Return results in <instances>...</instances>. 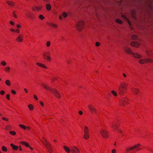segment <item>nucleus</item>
<instances>
[{
	"instance_id": "obj_53",
	"label": "nucleus",
	"mask_w": 153,
	"mask_h": 153,
	"mask_svg": "<svg viewBox=\"0 0 153 153\" xmlns=\"http://www.w3.org/2000/svg\"><path fill=\"white\" fill-rule=\"evenodd\" d=\"M95 45L97 47L99 46L100 45V43L98 42H96Z\"/></svg>"
},
{
	"instance_id": "obj_4",
	"label": "nucleus",
	"mask_w": 153,
	"mask_h": 153,
	"mask_svg": "<svg viewBox=\"0 0 153 153\" xmlns=\"http://www.w3.org/2000/svg\"><path fill=\"white\" fill-rule=\"evenodd\" d=\"M119 102L121 105L124 106L128 104V100L127 98L124 97L120 100Z\"/></svg>"
},
{
	"instance_id": "obj_36",
	"label": "nucleus",
	"mask_w": 153,
	"mask_h": 153,
	"mask_svg": "<svg viewBox=\"0 0 153 153\" xmlns=\"http://www.w3.org/2000/svg\"><path fill=\"white\" fill-rule=\"evenodd\" d=\"M7 3L9 6H13L14 4V3L12 1H7Z\"/></svg>"
},
{
	"instance_id": "obj_11",
	"label": "nucleus",
	"mask_w": 153,
	"mask_h": 153,
	"mask_svg": "<svg viewBox=\"0 0 153 153\" xmlns=\"http://www.w3.org/2000/svg\"><path fill=\"white\" fill-rule=\"evenodd\" d=\"M132 55L133 56L134 58L136 59H141L143 57V56L142 55L140 54L137 53L133 52Z\"/></svg>"
},
{
	"instance_id": "obj_22",
	"label": "nucleus",
	"mask_w": 153,
	"mask_h": 153,
	"mask_svg": "<svg viewBox=\"0 0 153 153\" xmlns=\"http://www.w3.org/2000/svg\"><path fill=\"white\" fill-rule=\"evenodd\" d=\"M63 148L66 152L68 153H70V152L71 151L69 148L67 146H64Z\"/></svg>"
},
{
	"instance_id": "obj_33",
	"label": "nucleus",
	"mask_w": 153,
	"mask_h": 153,
	"mask_svg": "<svg viewBox=\"0 0 153 153\" xmlns=\"http://www.w3.org/2000/svg\"><path fill=\"white\" fill-rule=\"evenodd\" d=\"M21 143L22 145H25L27 147H29L30 146L29 144L26 142L22 141L21 142Z\"/></svg>"
},
{
	"instance_id": "obj_60",
	"label": "nucleus",
	"mask_w": 153,
	"mask_h": 153,
	"mask_svg": "<svg viewBox=\"0 0 153 153\" xmlns=\"http://www.w3.org/2000/svg\"><path fill=\"white\" fill-rule=\"evenodd\" d=\"M116 150L115 149H113L111 150V153H116Z\"/></svg>"
},
{
	"instance_id": "obj_56",
	"label": "nucleus",
	"mask_w": 153,
	"mask_h": 153,
	"mask_svg": "<svg viewBox=\"0 0 153 153\" xmlns=\"http://www.w3.org/2000/svg\"><path fill=\"white\" fill-rule=\"evenodd\" d=\"M15 33H19L20 32V30L19 28H17L16 30H15Z\"/></svg>"
},
{
	"instance_id": "obj_26",
	"label": "nucleus",
	"mask_w": 153,
	"mask_h": 153,
	"mask_svg": "<svg viewBox=\"0 0 153 153\" xmlns=\"http://www.w3.org/2000/svg\"><path fill=\"white\" fill-rule=\"evenodd\" d=\"M10 67L9 66H6L4 68V71L7 73L10 72Z\"/></svg>"
},
{
	"instance_id": "obj_61",
	"label": "nucleus",
	"mask_w": 153,
	"mask_h": 153,
	"mask_svg": "<svg viewBox=\"0 0 153 153\" xmlns=\"http://www.w3.org/2000/svg\"><path fill=\"white\" fill-rule=\"evenodd\" d=\"M13 16L15 18H17V16L15 12L13 13Z\"/></svg>"
},
{
	"instance_id": "obj_46",
	"label": "nucleus",
	"mask_w": 153,
	"mask_h": 153,
	"mask_svg": "<svg viewBox=\"0 0 153 153\" xmlns=\"http://www.w3.org/2000/svg\"><path fill=\"white\" fill-rule=\"evenodd\" d=\"M10 133L11 134H12L13 135H14L16 134V133L14 131H10Z\"/></svg>"
},
{
	"instance_id": "obj_42",
	"label": "nucleus",
	"mask_w": 153,
	"mask_h": 153,
	"mask_svg": "<svg viewBox=\"0 0 153 153\" xmlns=\"http://www.w3.org/2000/svg\"><path fill=\"white\" fill-rule=\"evenodd\" d=\"M47 149L49 153H52L53 152V150L51 146L50 147H48Z\"/></svg>"
},
{
	"instance_id": "obj_48",
	"label": "nucleus",
	"mask_w": 153,
	"mask_h": 153,
	"mask_svg": "<svg viewBox=\"0 0 153 153\" xmlns=\"http://www.w3.org/2000/svg\"><path fill=\"white\" fill-rule=\"evenodd\" d=\"M10 23L12 25H14L15 24L14 22L12 20L10 21Z\"/></svg>"
},
{
	"instance_id": "obj_29",
	"label": "nucleus",
	"mask_w": 153,
	"mask_h": 153,
	"mask_svg": "<svg viewBox=\"0 0 153 153\" xmlns=\"http://www.w3.org/2000/svg\"><path fill=\"white\" fill-rule=\"evenodd\" d=\"M48 25L54 28H56L57 27V25L54 23H48Z\"/></svg>"
},
{
	"instance_id": "obj_8",
	"label": "nucleus",
	"mask_w": 153,
	"mask_h": 153,
	"mask_svg": "<svg viewBox=\"0 0 153 153\" xmlns=\"http://www.w3.org/2000/svg\"><path fill=\"white\" fill-rule=\"evenodd\" d=\"M124 51L127 53L130 54L132 55L133 52L131 49L128 47H125L123 48Z\"/></svg>"
},
{
	"instance_id": "obj_51",
	"label": "nucleus",
	"mask_w": 153,
	"mask_h": 153,
	"mask_svg": "<svg viewBox=\"0 0 153 153\" xmlns=\"http://www.w3.org/2000/svg\"><path fill=\"white\" fill-rule=\"evenodd\" d=\"M40 104L43 107L44 105V104L42 101H40L39 102Z\"/></svg>"
},
{
	"instance_id": "obj_31",
	"label": "nucleus",
	"mask_w": 153,
	"mask_h": 153,
	"mask_svg": "<svg viewBox=\"0 0 153 153\" xmlns=\"http://www.w3.org/2000/svg\"><path fill=\"white\" fill-rule=\"evenodd\" d=\"M5 84L8 86L11 85V82L10 81L9 79H7L5 81Z\"/></svg>"
},
{
	"instance_id": "obj_54",
	"label": "nucleus",
	"mask_w": 153,
	"mask_h": 153,
	"mask_svg": "<svg viewBox=\"0 0 153 153\" xmlns=\"http://www.w3.org/2000/svg\"><path fill=\"white\" fill-rule=\"evenodd\" d=\"M4 93H5V92L3 90H2V91H1L0 92V94L1 95H4Z\"/></svg>"
},
{
	"instance_id": "obj_6",
	"label": "nucleus",
	"mask_w": 153,
	"mask_h": 153,
	"mask_svg": "<svg viewBox=\"0 0 153 153\" xmlns=\"http://www.w3.org/2000/svg\"><path fill=\"white\" fill-rule=\"evenodd\" d=\"M88 108L91 113H96L97 112V109L93 105L89 104L88 106Z\"/></svg>"
},
{
	"instance_id": "obj_3",
	"label": "nucleus",
	"mask_w": 153,
	"mask_h": 153,
	"mask_svg": "<svg viewBox=\"0 0 153 153\" xmlns=\"http://www.w3.org/2000/svg\"><path fill=\"white\" fill-rule=\"evenodd\" d=\"M127 85V84L125 82L120 83L118 87V91L119 92H121L123 91L124 89H126Z\"/></svg>"
},
{
	"instance_id": "obj_21",
	"label": "nucleus",
	"mask_w": 153,
	"mask_h": 153,
	"mask_svg": "<svg viewBox=\"0 0 153 153\" xmlns=\"http://www.w3.org/2000/svg\"><path fill=\"white\" fill-rule=\"evenodd\" d=\"M89 133H84V135L83 136V138L86 139L87 140L89 139Z\"/></svg>"
},
{
	"instance_id": "obj_34",
	"label": "nucleus",
	"mask_w": 153,
	"mask_h": 153,
	"mask_svg": "<svg viewBox=\"0 0 153 153\" xmlns=\"http://www.w3.org/2000/svg\"><path fill=\"white\" fill-rule=\"evenodd\" d=\"M115 22L116 23L119 24H122V21L120 19H115Z\"/></svg>"
},
{
	"instance_id": "obj_41",
	"label": "nucleus",
	"mask_w": 153,
	"mask_h": 153,
	"mask_svg": "<svg viewBox=\"0 0 153 153\" xmlns=\"http://www.w3.org/2000/svg\"><path fill=\"white\" fill-rule=\"evenodd\" d=\"M141 146V145L140 143L136 144L133 146L134 149H136Z\"/></svg>"
},
{
	"instance_id": "obj_62",
	"label": "nucleus",
	"mask_w": 153,
	"mask_h": 153,
	"mask_svg": "<svg viewBox=\"0 0 153 153\" xmlns=\"http://www.w3.org/2000/svg\"><path fill=\"white\" fill-rule=\"evenodd\" d=\"M24 90L26 93H28V91L27 89H26V88H24Z\"/></svg>"
},
{
	"instance_id": "obj_13",
	"label": "nucleus",
	"mask_w": 153,
	"mask_h": 153,
	"mask_svg": "<svg viewBox=\"0 0 153 153\" xmlns=\"http://www.w3.org/2000/svg\"><path fill=\"white\" fill-rule=\"evenodd\" d=\"M42 86L44 89L46 90L50 91L51 92V90L53 89V88H51L48 85L44 83H43L42 84Z\"/></svg>"
},
{
	"instance_id": "obj_57",
	"label": "nucleus",
	"mask_w": 153,
	"mask_h": 153,
	"mask_svg": "<svg viewBox=\"0 0 153 153\" xmlns=\"http://www.w3.org/2000/svg\"><path fill=\"white\" fill-rule=\"evenodd\" d=\"M16 26V27L18 28H20L21 27V25L19 24H17Z\"/></svg>"
},
{
	"instance_id": "obj_15",
	"label": "nucleus",
	"mask_w": 153,
	"mask_h": 153,
	"mask_svg": "<svg viewBox=\"0 0 153 153\" xmlns=\"http://www.w3.org/2000/svg\"><path fill=\"white\" fill-rule=\"evenodd\" d=\"M131 91L135 95L139 93V90L135 88H132Z\"/></svg>"
},
{
	"instance_id": "obj_55",
	"label": "nucleus",
	"mask_w": 153,
	"mask_h": 153,
	"mask_svg": "<svg viewBox=\"0 0 153 153\" xmlns=\"http://www.w3.org/2000/svg\"><path fill=\"white\" fill-rule=\"evenodd\" d=\"M33 97L36 100H38L37 97L36 95L34 94L33 95Z\"/></svg>"
},
{
	"instance_id": "obj_28",
	"label": "nucleus",
	"mask_w": 153,
	"mask_h": 153,
	"mask_svg": "<svg viewBox=\"0 0 153 153\" xmlns=\"http://www.w3.org/2000/svg\"><path fill=\"white\" fill-rule=\"evenodd\" d=\"M134 149V148L132 146H129L127 147L126 149V151L127 152H129L130 151Z\"/></svg>"
},
{
	"instance_id": "obj_23",
	"label": "nucleus",
	"mask_w": 153,
	"mask_h": 153,
	"mask_svg": "<svg viewBox=\"0 0 153 153\" xmlns=\"http://www.w3.org/2000/svg\"><path fill=\"white\" fill-rule=\"evenodd\" d=\"M10 146L12 148L13 150H17L18 149V146H15L13 143H11Z\"/></svg>"
},
{
	"instance_id": "obj_58",
	"label": "nucleus",
	"mask_w": 153,
	"mask_h": 153,
	"mask_svg": "<svg viewBox=\"0 0 153 153\" xmlns=\"http://www.w3.org/2000/svg\"><path fill=\"white\" fill-rule=\"evenodd\" d=\"M63 16L62 15H59V18L60 20H62V19Z\"/></svg>"
},
{
	"instance_id": "obj_1",
	"label": "nucleus",
	"mask_w": 153,
	"mask_h": 153,
	"mask_svg": "<svg viewBox=\"0 0 153 153\" xmlns=\"http://www.w3.org/2000/svg\"><path fill=\"white\" fill-rule=\"evenodd\" d=\"M84 22L83 21H79L76 24V28L79 31L82 30L84 27Z\"/></svg>"
},
{
	"instance_id": "obj_16",
	"label": "nucleus",
	"mask_w": 153,
	"mask_h": 153,
	"mask_svg": "<svg viewBox=\"0 0 153 153\" xmlns=\"http://www.w3.org/2000/svg\"><path fill=\"white\" fill-rule=\"evenodd\" d=\"M138 62L141 64H143L146 63V59L143 58L140 59L138 61Z\"/></svg>"
},
{
	"instance_id": "obj_52",
	"label": "nucleus",
	"mask_w": 153,
	"mask_h": 153,
	"mask_svg": "<svg viewBox=\"0 0 153 153\" xmlns=\"http://www.w3.org/2000/svg\"><path fill=\"white\" fill-rule=\"evenodd\" d=\"M6 97L8 100H10V95L9 94H7L6 96Z\"/></svg>"
},
{
	"instance_id": "obj_18",
	"label": "nucleus",
	"mask_w": 153,
	"mask_h": 153,
	"mask_svg": "<svg viewBox=\"0 0 153 153\" xmlns=\"http://www.w3.org/2000/svg\"><path fill=\"white\" fill-rule=\"evenodd\" d=\"M28 108L29 110L31 111H32L34 109V107L33 105L31 104H30L28 105Z\"/></svg>"
},
{
	"instance_id": "obj_43",
	"label": "nucleus",
	"mask_w": 153,
	"mask_h": 153,
	"mask_svg": "<svg viewBox=\"0 0 153 153\" xmlns=\"http://www.w3.org/2000/svg\"><path fill=\"white\" fill-rule=\"evenodd\" d=\"M39 18L42 20H43L45 19L44 17L42 15H39Z\"/></svg>"
},
{
	"instance_id": "obj_45",
	"label": "nucleus",
	"mask_w": 153,
	"mask_h": 153,
	"mask_svg": "<svg viewBox=\"0 0 153 153\" xmlns=\"http://www.w3.org/2000/svg\"><path fill=\"white\" fill-rule=\"evenodd\" d=\"M45 59L47 60L48 61H50L51 60V58L48 55Z\"/></svg>"
},
{
	"instance_id": "obj_49",
	"label": "nucleus",
	"mask_w": 153,
	"mask_h": 153,
	"mask_svg": "<svg viewBox=\"0 0 153 153\" xmlns=\"http://www.w3.org/2000/svg\"><path fill=\"white\" fill-rule=\"evenodd\" d=\"M12 93L14 94H16V92L14 90H12L11 91Z\"/></svg>"
},
{
	"instance_id": "obj_47",
	"label": "nucleus",
	"mask_w": 153,
	"mask_h": 153,
	"mask_svg": "<svg viewBox=\"0 0 153 153\" xmlns=\"http://www.w3.org/2000/svg\"><path fill=\"white\" fill-rule=\"evenodd\" d=\"M48 55H47L46 53H44L43 54V56L44 57V59H46L47 56Z\"/></svg>"
},
{
	"instance_id": "obj_27",
	"label": "nucleus",
	"mask_w": 153,
	"mask_h": 153,
	"mask_svg": "<svg viewBox=\"0 0 153 153\" xmlns=\"http://www.w3.org/2000/svg\"><path fill=\"white\" fill-rule=\"evenodd\" d=\"M118 126V125L115 123H113L112 124L111 127L114 130H115L117 129V128Z\"/></svg>"
},
{
	"instance_id": "obj_64",
	"label": "nucleus",
	"mask_w": 153,
	"mask_h": 153,
	"mask_svg": "<svg viewBox=\"0 0 153 153\" xmlns=\"http://www.w3.org/2000/svg\"><path fill=\"white\" fill-rule=\"evenodd\" d=\"M3 120H5L6 121H8V119L7 118H5L4 117H2L1 118Z\"/></svg>"
},
{
	"instance_id": "obj_24",
	"label": "nucleus",
	"mask_w": 153,
	"mask_h": 153,
	"mask_svg": "<svg viewBox=\"0 0 153 153\" xmlns=\"http://www.w3.org/2000/svg\"><path fill=\"white\" fill-rule=\"evenodd\" d=\"M46 8L47 10L48 11L51 10V5L49 4H48L46 5Z\"/></svg>"
},
{
	"instance_id": "obj_32",
	"label": "nucleus",
	"mask_w": 153,
	"mask_h": 153,
	"mask_svg": "<svg viewBox=\"0 0 153 153\" xmlns=\"http://www.w3.org/2000/svg\"><path fill=\"white\" fill-rule=\"evenodd\" d=\"M19 126L21 128L25 130L26 129V126L23 124H19Z\"/></svg>"
},
{
	"instance_id": "obj_37",
	"label": "nucleus",
	"mask_w": 153,
	"mask_h": 153,
	"mask_svg": "<svg viewBox=\"0 0 153 153\" xmlns=\"http://www.w3.org/2000/svg\"><path fill=\"white\" fill-rule=\"evenodd\" d=\"M1 149L2 151L4 152H7V148L4 146H2Z\"/></svg>"
},
{
	"instance_id": "obj_50",
	"label": "nucleus",
	"mask_w": 153,
	"mask_h": 153,
	"mask_svg": "<svg viewBox=\"0 0 153 153\" xmlns=\"http://www.w3.org/2000/svg\"><path fill=\"white\" fill-rule=\"evenodd\" d=\"M11 128V127L7 125L6 127V129L7 130H9Z\"/></svg>"
},
{
	"instance_id": "obj_14",
	"label": "nucleus",
	"mask_w": 153,
	"mask_h": 153,
	"mask_svg": "<svg viewBox=\"0 0 153 153\" xmlns=\"http://www.w3.org/2000/svg\"><path fill=\"white\" fill-rule=\"evenodd\" d=\"M145 53L149 56H150L152 54V51L149 49H146L145 51Z\"/></svg>"
},
{
	"instance_id": "obj_38",
	"label": "nucleus",
	"mask_w": 153,
	"mask_h": 153,
	"mask_svg": "<svg viewBox=\"0 0 153 153\" xmlns=\"http://www.w3.org/2000/svg\"><path fill=\"white\" fill-rule=\"evenodd\" d=\"M84 133H89L88 128L87 126H85L84 127Z\"/></svg>"
},
{
	"instance_id": "obj_12",
	"label": "nucleus",
	"mask_w": 153,
	"mask_h": 153,
	"mask_svg": "<svg viewBox=\"0 0 153 153\" xmlns=\"http://www.w3.org/2000/svg\"><path fill=\"white\" fill-rule=\"evenodd\" d=\"M23 36L22 35H19L16 39V41L18 43L23 42Z\"/></svg>"
},
{
	"instance_id": "obj_40",
	"label": "nucleus",
	"mask_w": 153,
	"mask_h": 153,
	"mask_svg": "<svg viewBox=\"0 0 153 153\" xmlns=\"http://www.w3.org/2000/svg\"><path fill=\"white\" fill-rule=\"evenodd\" d=\"M131 38L133 40H136L137 38V36L135 35H132L131 36Z\"/></svg>"
},
{
	"instance_id": "obj_25",
	"label": "nucleus",
	"mask_w": 153,
	"mask_h": 153,
	"mask_svg": "<svg viewBox=\"0 0 153 153\" xmlns=\"http://www.w3.org/2000/svg\"><path fill=\"white\" fill-rule=\"evenodd\" d=\"M122 16L123 17V18L125 19L128 23V24L129 25H131V22L129 20V19H128V18L125 16L124 15Z\"/></svg>"
},
{
	"instance_id": "obj_44",
	"label": "nucleus",
	"mask_w": 153,
	"mask_h": 153,
	"mask_svg": "<svg viewBox=\"0 0 153 153\" xmlns=\"http://www.w3.org/2000/svg\"><path fill=\"white\" fill-rule=\"evenodd\" d=\"M51 42L50 41H48L46 43V45L47 47H49L50 46Z\"/></svg>"
},
{
	"instance_id": "obj_2",
	"label": "nucleus",
	"mask_w": 153,
	"mask_h": 153,
	"mask_svg": "<svg viewBox=\"0 0 153 153\" xmlns=\"http://www.w3.org/2000/svg\"><path fill=\"white\" fill-rule=\"evenodd\" d=\"M100 133L102 137L105 138L107 139L109 136V132L104 129H101L100 131Z\"/></svg>"
},
{
	"instance_id": "obj_5",
	"label": "nucleus",
	"mask_w": 153,
	"mask_h": 153,
	"mask_svg": "<svg viewBox=\"0 0 153 153\" xmlns=\"http://www.w3.org/2000/svg\"><path fill=\"white\" fill-rule=\"evenodd\" d=\"M51 92L53 93L54 96L57 98H59L61 97V95L59 92L56 89L53 88L52 90H51Z\"/></svg>"
},
{
	"instance_id": "obj_17",
	"label": "nucleus",
	"mask_w": 153,
	"mask_h": 153,
	"mask_svg": "<svg viewBox=\"0 0 153 153\" xmlns=\"http://www.w3.org/2000/svg\"><path fill=\"white\" fill-rule=\"evenodd\" d=\"M146 63H152L153 62V59L152 58H146Z\"/></svg>"
},
{
	"instance_id": "obj_20",
	"label": "nucleus",
	"mask_w": 153,
	"mask_h": 153,
	"mask_svg": "<svg viewBox=\"0 0 153 153\" xmlns=\"http://www.w3.org/2000/svg\"><path fill=\"white\" fill-rule=\"evenodd\" d=\"M43 143L45 145L47 149L51 146L50 144L46 140H45V142H43Z\"/></svg>"
},
{
	"instance_id": "obj_35",
	"label": "nucleus",
	"mask_w": 153,
	"mask_h": 153,
	"mask_svg": "<svg viewBox=\"0 0 153 153\" xmlns=\"http://www.w3.org/2000/svg\"><path fill=\"white\" fill-rule=\"evenodd\" d=\"M111 93L115 97H117V92L114 90H112L111 91Z\"/></svg>"
},
{
	"instance_id": "obj_59",
	"label": "nucleus",
	"mask_w": 153,
	"mask_h": 153,
	"mask_svg": "<svg viewBox=\"0 0 153 153\" xmlns=\"http://www.w3.org/2000/svg\"><path fill=\"white\" fill-rule=\"evenodd\" d=\"M118 132L120 134H122L123 133V130L120 129L118 130Z\"/></svg>"
},
{
	"instance_id": "obj_19",
	"label": "nucleus",
	"mask_w": 153,
	"mask_h": 153,
	"mask_svg": "<svg viewBox=\"0 0 153 153\" xmlns=\"http://www.w3.org/2000/svg\"><path fill=\"white\" fill-rule=\"evenodd\" d=\"M36 64L38 66L41 67L42 68H43L46 69L47 68V67L43 64L39 62H37Z\"/></svg>"
},
{
	"instance_id": "obj_63",
	"label": "nucleus",
	"mask_w": 153,
	"mask_h": 153,
	"mask_svg": "<svg viewBox=\"0 0 153 153\" xmlns=\"http://www.w3.org/2000/svg\"><path fill=\"white\" fill-rule=\"evenodd\" d=\"M10 31H11L12 32L15 33V30L14 29H13V28H10Z\"/></svg>"
},
{
	"instance_id": "obj_7",
	"label": "nucleus",
	"mask_w": 153,
	"mask_h": 153,
	"mask_svg": "<svg viewBox=\"0 0 153 153\" xmlns=\"http://www.w3.org/2000/svg\"><path fill=\"white\" fill-rule=\"evenodd\" d=\"M130 45L133 47L136 48H139L140 46V44L136 41H132L131 42Z\"/></svg>"
},
{
	"instance_id": "obj_39",
	"label": "nucleus",
	"mask_w": 153,
	"mask_h": 153,
	"mask_svg": "<svg viewBox=\"0 0 153 153\" xmlns=\"http://www.w3.org/2000/svg\"><path fill=\"white\" fill-rule=\"evenodd\" d=\"M1 65L4 66H6L7 65V63L4 61H2L1 62Z\"/></svg>"
},
{
	"instance_id": "obj_30",
	"label": "nucleus",
	"mask_w": 153,
	"mask_h": 153,
	"mask_svg": "<svg viewBox=\"0 0 153 153\" xmlns=\"http://www.w3.org/2000/svg\"><path fill=\"white\" fill-rule=\"evenodd\" d=\"M64 18H66L68 16V13L65 11L62 12L61 14Z\"/></svg>"
},
{
	"instance_id": "obj_9",
	"label": "nucleus",
	"mask_w": 153,
	"mask_h": 153,
	"mask_svg": "<svg viewBox=\"0 0 153 153\" xmlns=\"http://www.w3.org/2000/svg\"><path fill=\"white\" fill-rule=\"evenodd\" d=\"M71 151L72 153H79L80 152L79 149L75 146L72 147Z\"/></svg>"
},
{
	"instance_id": "obj_10",
	"label": "nucleus",
	"mask_w": 153,
	"mask_h": 153,
	"mask_svg": "<svg viewBox=\"0 0 153 153\" xmlns=\"http://www.w3.org/2000/svg\"><path fill=\"white\" fill-rule=\"evenodd\" d=\"M42 9V7L41 6H35L32 8V10L34 11H40Z\"/></svg>"
}]
</instances>
